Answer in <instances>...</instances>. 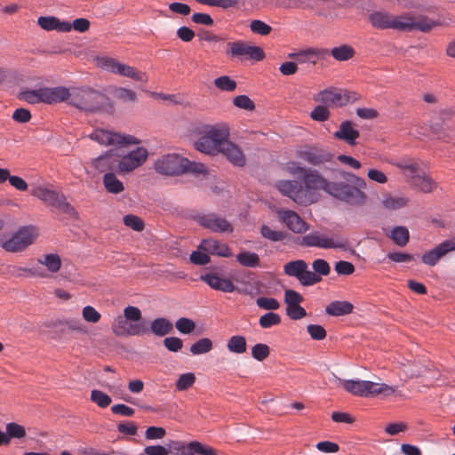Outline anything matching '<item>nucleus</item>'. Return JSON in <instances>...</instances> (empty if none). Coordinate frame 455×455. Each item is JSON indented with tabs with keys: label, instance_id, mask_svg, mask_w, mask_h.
<instances>
[{
	"label": "nucleus",
	"instance_id": "f257e3e1",
	"mask_svg": "<svg viewBox=\"0 0 455 455\" xmlns=\"http://www.w3.org/2000/svg\"><path fill=\"white\" fill-rule=\"evenodd\" d=\"M20 99L29 104H56L69 100L68 104L86 112H94L103 107L106 97L91 88L69 91L64 86H57L24 90L20 93Z\"/></svg>",
	"mask_w": 455,
	"mask_h": 455
},
{
	"label": "nucleus",
	"instance_id": "f03ea898",
	"mask_svg": "<svg viewBox=\"0 0 455 455\" xmlns=\"http://www.w3.org/2000/svg\"><path fill=\"white\" fill-rule=\"evenodd\" d=\"M368 20L373 28L379 29H395L411 32L419 30L424 33L429 32L440 25L427 16L414 17L411 14L393 15L387 12L376 11L369 14Z\"/></svg>",
	"mask_w": 455,
	"mask_h": 455
},
{
	"label": "nucleus",
	"instance_id": "7ed1b4c3",
	"mask_svg": "<svg viewBox=\"0 0 455 455\" xmlns=\"http://www.w3.org/2000/svg\"><path fill=\"white\" fill-rule=\"evenodd\" d=\"M339 175L343 180H328L325 193L353 206L363 205L367 200L362 191L366 188L365 180L348 172H340Z\"/></svg>",
	"mask_w": 455,
	"mask_h": 455
},
{
	"label": "nucleus",
	"instance_id": "20e7f679",
	"mask_svg": "<svg viewBox=\"0 0 455 455\" xmlns=\"http://www.w3.org/2000/svg\"><path fill=\"white\" fill-rule=\"evenodd\" d=\"M155 171L165 176L180 175L185 172L204 173L205 166L201 163L191 162L178 154H168L157 158L154 164Z\"/></svg>",
	"mask_w": 455,
	"mask_h": 455
},
{
	"label": "nucleus",
	"instance_id": "39448f33",
	"mask_svg": "<svg viewBox=\"0 0 455 455\" xmlns=\"http://www.w3.org/2000/svg\"><path fill=\"white\" fill-rule=\"evenodd\" d=\"M334 380L342 385L344 389L356 396L376 397L382 395L388 397L397 394V386H389L386 383H377L370 380H344L332 374Z\"/></svg>",
	"mask_w": 455,
	"mask_h": 455
},
{
	"label": "nucleus",
	"instance_id": "423d86ee",
	"mask_svg": "<svg viewBox=\"0 0 455 455\" xmlns=\"http://www.w3.org/2000/svg\"><path fill=\"white\" fill-rule=\"evenodd\" d=\"M229 137V131L223 125H205L202 136L195 142V148L202 153L215 156Z\"/></svg>",
	"mask_w": 455,
	"mask_h": 455
},
{
	"label": "nucleus",
	"instance_id": "0eeeda50",
	"mask_svg": "<svg viewBox=\"0 0 455 455\" xmlns=\"http://www.w3.org/2000/svg\"><path fill=\"white\" fill-rule=\"evenodd\" d=\"M31 195L37 197L49 206L59 209L64 213L74 216L77 212L75 208L67 202L63 194L51 190L44 187H36L31 189Z\"/></svg>",
	"mask_w": 455,
	"mask_h": 455
},
{
	"label": "nucleus",
	"instance_id": "6e6552de",
	"mask_svg": "<svg viewBox=\"0 0 455 455\" xmlns=\"http://www.w3.org/2000/svg\"><path fill=\"white\" fill-rule=\"evenodd\" d=\"M301 245L307 247H318L321 249H341L347 248V240L339 235L328 236L319 232H312L301 238Z\"/></svg>",
	"mask_w": 455,
	"mask_h": 455
},
{
	"label": "nucleus",
	"instance_id": "1a4fd4ad",
	"mask_svg": "<svg viewBox=\"0 0 455 455\" xmlns=\"http://www.w3.org/2000/svg\"><path fill=\"white\" fill-rule=\"evenodd\" d=\"M37 236V230L33 226L21 228L8 240H2L1 246L9 252H18L32 244Z\"/></svg>",
	"mask_w": 455,
	"mask_h": 455
},
{
	"label": "nucleus",
	"instance_id": "9d476101",
	"mask_svg": "<svg viewBox=\"0 0 455 455\" xmlns=\"http://www.w3.org/2000/svg\"><path fill=\"white\" fill-rule=\"evenodd\" d=\"M283 272L289 276L296 277L303 286H311L322 281L319 275L308 270L307 263L303 259L287 262L283 266Z\"/></svg>",
	"mask_w": 455,
	"mask_h": 455
},
{
	"label": "nucleus",
	"instance_id": "9b49d317",
	"mask_svg": "<svg viewBox=\"0 0 455 455\" xmlns=\"http://www.w3.org/2000/svg\"><path fill=\"white\" fill-rule=\"evenodd\" d=\"M98 65L104 69L125 77H130L138 82L147 83L148 80L146 73L139 71L129 65L120 63L113 58H99Z\"/></svg>",
	"mask_w": 455,
	"mask_h": 455
},
{
	"label": "nucleus",
	"instance_id": "f8f14e48",
	"mask_svg": "<svg viewBox=\"0 0 455 455\" xmlns=\"http://www.w3.org/2000/svg\"><path fill=\"white\" fill-rule=\"evenodd\" d=\"M357 99L358 97L355 92L340 89H326L314 96L315 101L332 107H341L354 102Z\"/></svg>",
	"mask_w": 455,
	"mask_h": 455
},
{
	"label": "nucleus",
	"instance_id": "ddd939ff",
	"mask_svg": "<svg viewBox=\"0 0 455 455\" xmlns=\"http://www.w3.org/2000/svg\"><path fill=\"white\" fill-rule=\"evenodd\" d=\"M90 138L103 146L139 144L140 140L132 135L121 134L105 129H96Z\"/></svg>",
	"mask_w": 455,
	"mask_h": 455
},
{
	"label": "nucleus",
	"instance_id": "4468645a",
	"mask_svg": "<svg viewBox=\"0 0 455 455\" xmlns=\"http://www.w3.org/2000/svg\"><path fill=\"white\" fill-rule=\"evenodd\" d=\"M227 53L233 58L243 60H262L265 57L263 50L259 46L250 45L243 41L230 42L228 44Z\"/></svg>",
	"mask_w": 455,
	"mask_h": 455
},
{
	"label": "nucleus",
	"instance_id": "2eb2a0df",
	"mask_svg": "<svg viewBox=\"0 0 455 455\" xmlns=\"http://www.w3.org/2000/svg\"><path fill=\"white\" fill-rule=\"evenodd\" d=\"M148 152L144 147H139L122 157L118 156L117 173L124 175L132 172L141 166L148 159Z\"/></svg>",
	"mask_w": 455,
	"mask_h": 455
},
{
	"label": "nucleus",
	"instance_id": "dca6fc26",
	"mask_svg": "<svg viewBox=\"0 0 455 455\" xmlns=\"http://www.w3.org/2000/svg\"><path fill=\"white\" fill-rule=\"evenodd\" d=\"M296 157L308 164L321 166L331 163L334 156L325 149L306 146L296 151Z\"/></svg>",
	"mask_w": 455,
	"mask_h": 455
},
{
	"label": "nucleus",
	"instance_id": "f3484780",
	"mask_svg": "<svg viewBox=\"0 0 455 455\" xmlns=\"http://www.w3.org/2000/svg\"><path fill=\"white\" fill-rule=\"evenodd\" d=\"M303 195L306 196L309 201L308 204L315 202V192L323 190L326 192L328 180L325 179L318 171L310 169L302 179Z\"/></svg>",
	"mask_w": 455,
	"mask_h": 455
},
{
	"label": "nucleus",
	"instance_id": "a211bd4d",
	"mask_svg": "<svg viewBox=\"0 0 455 455\" xmlns=\"http://www.w3.org/2000/svg\"><path fill=\"white\" fill-rule=\"evenodd\" d=\"M112 329L118 336H142L148 332L147 323H128V320L122 315L115 319Z\"/></svg>",
	"mask_w": 455,
	"mask_h": 455
},
{
	"label": "nucleus",
	"instance_id": "6ab92c4d",
	"mask_svg": "<svg viewBox=\"0 0 455 455\" xmlns=\"http://www.w3.org/2000/svg\"><path fill=\"white\" fill-rule=\"evenodd\" d=\"M275 188L285 196L299 204H308L309 199L303 195L302 183L298 180H279Z\"/></svg>",
	"mask_w": 455,
	"mask_h": 455
},
{
	"label": "nucleus",
	"instance_id": "aec40b11",
	"mask_svg": "<svg viewBox=\"0 0 455 455\" xmlns=\"http://www.w3.org/2000/svg\"><path fill=\"white\" fill-rule=\"evenodd\" d=\"M197 221L202 227L208 228L212 232H233L232 225L226 219L215 213H208L199 216Z\"/></svg>",
	"mask_w": 455,
	"mask_h": 455
},
{
	"label": "nucleus",
	"instance_id": "412c9836",
	"mask_svg": "<svg viewBox=\"0 0 455 455\" xmlns=\"http://www.w3.org/2000/svg\"><path fill=\"white\" fill-rule=\"evenodd\" d=\"M189 452V443L185 445L180 441H172L169 443V450L163 445H149L144 449V453L140 455H169L173 453L175 455H188Z\"/></svg>",
	"mask_w": 455,
	"mask_h": 455
},
{
	"label": "nucleus",
	"instance_id": "4be33fe9",
	"mask_svg": "<svg viewBox=\"0 0 455 455\" xmlns=\"http://www.w3.org/2000/svg\"><path fill=\"white\" fill-rule=\"evenodd\" d=\"M455 251V239H448L434 249L422 255V262L427 266H435L441 258Z\"/></svg>",
	"mask_w": 455,
	"mask_h": 455
},
{
	"label": "nucleus",
	"instance_id": "5701e85b",
	"mask_svg": "<svg viewBox=\"0 0 455 455\" xmlns=\"http://www.w3.org/2000/svg\"><path fill=\"white\" fill-rule=\"evenodd\" d=\"M200 279L216 291L233 292L236 289L231 280L221 277L218 273L213 271L203 274Z\"/></svg>",
	"mask_w": 455,
	"mask_h": 455
},
{
	"label": "nucleus",
	"instance_id": "b1692460",
	"mask_svg": "<svg viewBox=\"0 0 455 455\" xmlns=\"http://www.w3.org/2000/svg\"><path fill=\"white\" fill-rule=\"evenodd\" d=\"M427 374L411 375L410 378L422 379L421 384L424 387H430L435 386H447L451 385L453 380H451L448 373L452 371H424Z\"/></svg>",
	"mask_w": 455,
	"mask_h": 455
},
{
	"label": "nucleus",
	"instance_id": "393cba45",
	"mask_svg": "<svg viewBox=\"0 0 455 455\" xmlns=\"http://www.w3.org/2000/svg\"><path fill=\"white\" fill-rule=\"evenodd\" d=\"M278 215L287 228L294 233L301 234L308 229V225L291 210H280Z\"/></svg>",
	"mask_w": 455,
	"mask_h": 455
},
{
	"label": "nucleus",
	"instance_id": "a878e982",
	"mask_svg": "<svg viewBox=\"0 0 455 455\" xmlns=\"http://www.w3.org/2000/svg\"><path fill=\"white\" fill-rule=\"evenodd\" d=\"M199 249L220 257L229 258L232 256L231 249L227 243L213 238L204 239L199 245Z\"/></svg>",
	"mask_w": 455,
	"mask_h": 455
},
{
	"label": "nucleus",
	"instance_id": "bb28decb",
	"mask_svg": "<svg viewBox=\"0 0 455 455\" xmlns=\"http://www.w3.org/2000/svg\"><path fill=\"white\" fill-rule=\"evenodd\" d=\"M360 132L355 125L350 121H344L339 124V130L333 133V137L337 140H343L350 146L356 144Z\"/></svg>",
	"mask_w": 455,
	"mask_h": 455
},
{
	"label": "nucleus",
	"instance_id": "cd10ccee",
	"mask_svg": "<svg viewBox=\"0 0 455 455\" xmlns=\"http://www.w3.org/2000/svg\"><path fill=\"white\" fill-rule=\"evenodd\" d=\"M92 164V166L100 172H116L117 173L118 156L109 152L93 159Z\"/></svg>",
	"mask_w": 455,
	"mask_h": 455
},
{
	"label": "nucleus",
	"instance_id": "c85d7f7f",
	"mask_svg": "<svg viewBox=\"0 0 455 455\" xmlns=\"http://www.w3.org/2000/svg\"><path fill=\"white\" fill-rule=\"evenodd\" d=\"M220 153L235 166L242 167L245 164V156L239 147L228 140L224 143Z\"/></svg>",
	"mask_w": 455,
	"mask_h": 455
},
{
	"label": "nucleus",
	"instance_id": "c756f323",
	"mask_svg": "<svg viewBox=\"0 0 455 455\" xmlns=\"http://www.w3.org/2000/svg\"><path fill=\"white\" fill-rule=\"evenodd\" d=\"M396 166L402 171L407 181L411 184L424 172L421 164L416 160H403L397 163Z\"/></svg>",
	"mask_w": 455,
	"mask_h": 455
},
{
	"label": "nucleus",
	"instance_id": "7c9ffc66",
	"mask_svg": "<svg viewBox=\"0 0 455 455\" xmlns=\"http://www.w3.org/2000/svg\"><path fill=\"white\" fill-rule=\"evenodd\" d=\"M329 55L326 49L310 48L298 52V62L315 64L317 60H323Z\"/></svg>",
	"mask_w": 455,
	"mask_h": 455
},
{
	"label": "nucleus",
	"instance_id": "2f4dec72",
	"mask_svg": "<svg viewBox=\"0 0 455 455\" xmlns=\"http://www.w3.org/2000/svg\"><path fill=\"white\" fill-rule=\"evenodd\" d=\"M353 309L354 306L348 301L334 300L326 307L325 312L329 315L342 316L351 314Z\"/></svg>",
	"mask_w": 455,
	"mask_h": 455
},
{
	"label": "nucleus",
	"instance_id": "473e14b6",
	"mask_svg": "<svg viewBox=\"0 0 455 455\" xmlns=\"http://www.w3.org/2000/svg\"><path fill=\"white\" fill-rule=\"evenodd\" d=\"M103 185L110 194H120L124 190L123 182L118 180L114 172H107L103 177Z\"/></svg>",
	"mask_w": 455,
	"mask_h": 455
},
{
	"label": "nucleus",
	"instance_id": "72a5a7b5",
	"mask_svg": "<svg viewBox=\"0 0 455 455\" xmlns=\"http://www.w3.org/2000/svg\"><path fill=\"white\" fill-rule=\"evenodd\" d=\"M173 329L172 323L166 318L159 317L152 321L150 331L156 336L163 337L170 333Z\"/></svg>",
	"mask_w": 455,
	"mask_h": 455
},
{
	"label": "nucleus",
	"instance_id": "f704fd0d",
	"mask_svg": "<svg viewBox=\"0 0 455 455\" xmlns=\"http://www.w3.org/2000/svg\"><path fill=\"white\" fill-rule=\"evenodd\" d=\"M411 186L424 193H430L436 188V184L429 176L426 175L425 171L411 182Z\"/></svg>",
	"mask_w": 455,
	"mask_h": 455
},
{
	"label": "nucleus",
	"instance_id": "c9c22d12",
	"mask_svg": "<svg viewBox=\"0 0 455 455\" xmlns=\"http://www.w3.org/2000/svg\"><path fill=\"white\" fill-rule=\"evenodd\" d=\"M236 260L240 265L246 267H257L259 266L260 259L255 252L244 251L236 255Z\"/></svg>",
	"mask_w": 455,
	"mask_h": 455
},
{
	"label": "nucleus",
	"instance_id": "e433bc0d",
	"mask_svg": "<svg viewBox=\"0 0 455 455\" xmlns=\"http://www.w3.org/2000/svg\"><path fill=\"white\" fill-rule=\"evenodd\" d=\"M389 237L394 241L395 244L403 247L409 242V230L403 226L395 227L391 230Z\"/></svg>",
	"mask_w": 455,
	"mask_h": 455
},
{
	"label": "nucleus",
	"instance_id": "4c0bfd02",
	"mask_svg": "<svg viewBox=\"0 0 455 455\" xmlns=\"http://www.w3.org/2000/svg\"><path fill=\"white\" fill-rule=\"evenodd\" d=\"M5 429L6 431L4 433L9 444L12 438L20 439L26 436L25 427L16 422L6 424Z\"/></svg>",
	"mask_w": 455,
	"mask_h": 455
},
{
	"label": "nucleus",
	"instance_id": "58836bf2",
	"mask_svg": "<svg viewBox=\"0 0 455 455\" xmlns=\"http://www.w3.org/2000/svg\"><path fill=\"white\" fill-rule=\"evenodd\" d=\"M246 339L243 336H232L227 344L228 349L235 354H243L246 351Z\"/></svg>",
	"mask_w": 455,
	"mask_h": 455
},
{
	"label": "nucleus",
	"instance_id": "ea45409f",
	"mask_svg": "<svg viewBox=\"0 0 455 455\" xmlns=\"http://www.w3.org/2000/svg\"><path fill=\"white\" fill-rule=\"evenodd\" d=\"M188 455H216V449L203 444L198 441H191Z\"/></svg>",
	"mask_w": 455,
	"mask_h": 455
},
{
	"label": "nucleus",
	"instance_id": "a19ab883",
	"mask_svg": "<svg viewBox=\"0 0 455 455\" xmlns=\"http://www.w3.org/2000/svg\"><path fill=\"white\" fill-rule=\"evenodd\" d=\"M408 199L403 196H387L383 201V207L387 210H398L407 205Z\"/></svg>",
	"mask_w": 455,
	"mask_h": 455
},
{
	"label": "nucleus",
	"instance_id": "79ce46f5",
	"mask_svg": "<svg viewBox=\"0 0 455 455\" xmlns=\"http://www.w3.org/2000/svg\"><path fill=\"white\" fill-rule=\"evenodd\" d=\"M196 375L189 371L181 374L176 381V389L178 391H185L189 389L196 382Z\"/></svg>",
	"mask_w": 455,
	"mask_h": 455
},
{
	"label": "nucleus",
	"instance_id": "37998d69",
	"mask_svg": "<svg viewBox=\"0 0 455 455\" xmlns=\"http://www.w3.org/2000/svg\"><path fill=\"white\" fill-rule=\"evenodd\" d=\"M281 316L274 312H268L261 315L259 319V324L263 329H268L281 323Z\"/></svg>",
	"mask_w": 455,
	"mask_h": 455
},
{
	"label": "nucleus",
	"instance_id": "c03bdc74",
	"mask_svg": "<svg viewBox=\"0 0 455 455\" xmlns=\"http://www.w3.org/2000/svg\"><path fill=\"white\" fill-rule=\"evenodd\" d=\"M212 341L208 338H202L190 347L193 355L205 354L212 349Z\"/></svg>",
	"mask_w": 455,
	"mask_h": 455
},
{
	"label": "nucleus",
	"instance_id": "a18cd8bd",
	"mask_svg": "<svg viewBox=\"0 0 455 455\" xmlns=\"http://www.w3.org/2000/svg\"><path fill=\"white\" fill-rule=\"evenodd\" d=\"M38 261L52 273L58 272L61 267L60 258L57 254H47L44 256V259H39Z\"/></svg>",
	"mask_w": 455,
	"mask_h": 455
},
{
	"label": "nucleus",
	"instance_id": "49530a36",
	"mask_svg": "<svg viewBox=\"0 0 455 455\" xmlns=\"http://www.w3.org/2000/svg\"><path fill=\"white\" fill-rule=\"evenodd\" d=\"M91 401L100 408H107L110 405L112 399L106 393L98 389H93L91 392Z\"/></svg>",
	"mask_w": 455,
	"mask_h": 455
},
{
	"label": "nucleus",
	"instance_id": "de8ad7c7",
	"mask_svg": "<svg viewBox=\"0 0 455 455\" xmlns=\"http://www.w3.org/2000/svg\"><path fill=\"white\" fill-rule=\"evenodd\" d=\"M261 235L272 242H280L285 239L286 235L283 231H277L270 228L267 225H263L260 228Z\"/></svg>",
	"mask_w": 455,
	"mask_h": 455
},
{
	"label": "nucleus",
	"instance_id": "09e8293b",
	"mask_svg": "<svg viewBox=\"0 0 455 455\" xmlns=\"http://www.w3.org/2000/svg\"><path fill=\"white\" fill-rule=\"evenodd\" d=\"M201 4H205L222 9L233 8L238 5L240 0H196Z\"/></svg>",
	"mask_w": 455,
	"mask_h": 455
},
{
	"label": "nucleus",
	"instance_id": "8fccbe9b",
	"mask_svg": "<svg viewBox=\"0 0 455 455\" xmlns=\"http://www.w3.org/2000/svg\"><path fill=\"white\" fill-rule=\"evenodd\" d=\"M331 55L337 60L343 61L347 60L354 55V50L352 47L348 45H341L339 47H335L331 50Z\"/></svg>",
	"mask_w": 455,
	"mask_h": 455
},
{
	"label": "nucleus",
	"instance_id": "3c124183",
	"mask_svg": "<svg viewBox=\"0 0 455 455\" xmlns=\"http://www.w3.org/2000/svg\"><path fill=\"white\" fill-rule=\"evenodd\" d=\"M214 85L221 91L234 92L236 88V82L228 76H222L214 80Z\"/></svg>",
	"mask_w": 455,
	"mask_h": 455
},
{
	"label": "nucleus",
	"instance_id": "603ef678",
	"mask_svg": "<svg viewBox=\"0 0 455 455\" xmlns=\"http://www.w3.org/2000/svg\"><path fill=\"white\" fill-rule=\"evenodd\" d=\"M114 96L124 102H134L137 100V94L134 91L124 87L115 89Z\"/></svg>",
	"mask_w": 455,
	"mask_h": 455
},
{
	"label": "nucleus",
	"instance_id": "864d4df0",
	"mask_svg": "<svg viewBox=\"0 0 455 455\" xmlns=\"http://www.w3.org/2000/svg\"><path fill=\"white\" fill-rule=\"evenodd\" d=\"M251 30L259 36H267L271 33L272 28L260 20H253L250 23Z\"/></svg>",
	"mask_w": 455,
	"mask_h": 455
},
{
	"label": "nucleus",
	"instance_id": "5fc2aeb1",
	"mask_svg": "<svg viewBox=\"0 0 455 455\" xmlns=\"http://www.w3.org/2000/svg\"><path fill=\"white\" fill-rule=\"evenodd\" d=\"M313 273L316 274L322 278V275H328L331 272V267L329 263L323 259H315L312 263Z\"/></svg>",
	"mask_w": 455,
	"mask_h": 455
},
{
	"label": "nucleus",
	"instance_id": "6e6d98bb",
	"mask_svg": "<svg viewBox=\"0 0 455 455\" xmlns=\"http://www.w3.org/2000/svg\"><path fill=\"white\" fill-rule=\"evenodd\" d=\"M270 354V348L267 345L258 343L251 347V355L258 361L265 360Z\"/></svg>",
	"mask_w": 455,
	"mask_h": 455
},
{
	"label": "nucleus",
	"instance_id": "4d7b16f0",
	"mask_svg": "<svg viewBox=\"0 0 455 455\" xmlns=\"http://www.w3.org/2000/svg\"><path fill=\"white\" fill-rule=\"evenodd\" d=\"M124 223L125 226L138 232L142 231L145 227L143 220L133 214L125 215L124 217Z\"/></svg>",
	"mask_w": 455,
	"mask_h": 455
},
{
	"label": "nucleus",
	"instance_id": "13d9d810",
	"mask_svg": "<svg viewBox=\"0 0 455 455\" xmlns=\"http://www.w3.org/2000/svg\"><path fill=\"white\" fill-rule=\"evenodd\" d=\"M256 304L259 307L265 310H276L280 307V303L274 298L259 297L256 299Z\"/></svg>",
	"mask_w": 455,
	"mask_h": 455
},
{
	"label": "nucleus",
	"instance_id": "bf43d9fd",
	"mask_svg": "<svg viewBox=\"0 0 455 455\" xmlns=\"http://www.w3.org/2000/svg\"><path fill=\"white\" fill-rule=\"evenodd\" d=\"M175 326L177 330L183 334H189L196 328L195 323L191 319L186 317L180 318L176 322Z\"/></svg>",
	"mask_w": 455,
	"mask_h": 455
},
{
	"label": "nucleus",
	"instance_id": "052dcab7",
	"mask_svg": "<svg viewBox=\"0 0 455 455\" xmlns=\"http://www.w3.org/2000/svg\"><path fill=\"white\" fill-rule=\"evenodd\" d=\"M233 103L235 107L245 110L251 111L255 108L254 102L247 95H239L235 97Z\"/></svg>",
	"mask_w": 455,
	"mask_h": 455
},
{
	"label": "nucleus",
	"instance_id": "680f3d73",
	"mask_svg": "<svg viewBox=\"0 0 455 455\" xmlns=\"http://www.w3.org/2000/svg\"><path fill=\"white\" fill-rule=\"evenodd\" d=\"M124 316L128 320L134 323H146L141 320V311L139 307L128 306L124 310Z\"/></svg>",
	"mask_w": 455,
	"mask_h": 455
},
{
	"label": "nucleus",
	"instance_id": "e2e57ef3",
	"mask_svg": "<svg viewBox=\"0 0 455 455\" xmlns=\"http://www.w3.org/2000/svg\"><path fill=\"white\" fill-rule=\"evenodd\" d=\"M37 23L45 30H53L57 28V26H60V20L52 16H42L38 18Z\"/></svg>",
	"mask_w": 455,
	"mask_h": 455
},
{
	"label": "nucleus",
	"instance_id": "0e129e2a",
	"mask_svg": "<svg viewBox=\"0 0 455 455\" xmlns=\"http://www.w3.org/2000/svg\"><path fill=\"white\" fill-rule=\"evenodd\" d=\"M303 301V297L294 290H286L284 292V302L287 307L299 305Z\"/></svg>",
	"mask_w": 455,
	"mask_h": 455
},
{
	"label": "nucleus",
	"instance_id": "69168bd1",
	"mask_svg": "<svg viewBox=\"0 0 455 455\" xmlns=\"http://www.w3.org/2000/svg\"><path fill=\"white\" fill-rule=\"evenodd\" d=\"M166 430L162 427H148L145 432V438L148 440L163 439Z\"/></svg>",
	"mask_w": 455,
	"mask_h": 455
},
{
	"label": "nucleus",
	"instance_id": "338daca9",
	"mask_svg": "<svg viewBox=\"0 0 455 455\" xmlns=\"http://www.w3.org/2000/svg\"><path fill=\"white\" fill-rule=\"evenodd\" d=\"M307 332L313 339L322 340L326 337L325 329L318 324H309L307 327Z\"/></svg>",
	"mask_w": 455,
	"mask_h": 455
},
{
	"label": "nucleus",
	"instance_id": "774afa93",
	"mask_svg": "<svg viewBox=\"0 0 455 455\" xmlns=\"http://www.w3.org/2000/svg\"><path fill=\"white\" fill-rule=\"evenodd\" d=\"M310 116L315 121L323 122L329 118L330 112L325 106H317L312 110Z\"/></svg>",
	"mask_w": 455,
	"mask_h": 455
}]
</instances>
